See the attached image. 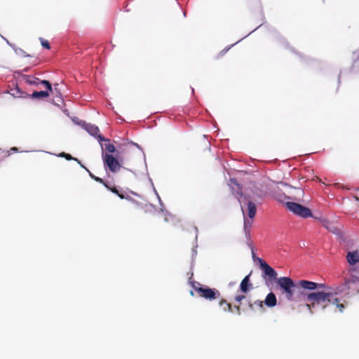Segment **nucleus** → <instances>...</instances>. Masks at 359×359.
I'll return each mask as SVG.
<instances>
[{"instance_id": "nucleus-10", "label": "nucleus", "mask_w": 359, "mask_h": 359, "mask_svg": "<svg viewBox=\"0 0 359 359\" xmlns=\"http://www.w3.org/2000/svg\"><path fill=\"white\" fill-rule=\"evenodd\" d=\"M8 93L14 97H29V94L21 90L18 86L11 88Z\"/></svg>"}, {"instance_id": "nucleus-1", "label": "nucleus", "mask_w": 359, "mask_h": 359, "mask_svg": "<svg viewBox=\"0 0 359 359\" xmlns=\"http://www.w3.org/2000/svg\"><path fill=\"white\" fill-rule=\"evenodd\" d=\"M298 285L303 289L313 291L320 290L321 291L312 292L306 294V301L310 304H306V307L311 313H313V309L316 306H319L323 311L327 309L330 306H334V311L337 310L343 313L346 305L345 300L341 301L337 296L342 292L339 286H330L325 283H317L313 281L301 280L298 282Z\"/></svg>"}, {"instance_id": "nucleus-19", "label": "nucleus", "mask_w": 359, "mask_h": 359, "mask_svg": "<svg viewBox=\"0 0 359 359\" xmlns=\"http://www.w3.org/2000/svg\"><path fill=\"white\" fill-rule=\"evenodd\" d=\"M219 306L222 307L224 311H231V304L228 303L225 299H221L219 301Z\"/></svg>"}, {"instance_id": "nucleus-4", "label": "nucleus", "mask_w": 359, "mask_h": 359, "mask_svg": "<svg viewBox=\"0 0 359 359\" xmlns=\"http://www.w3.org/2000/svg\"><path fill=\"white\" fill-rule=\"evenodd\" d=\"M287 208L293 214L302 218H308L312 217L311 210L299 203L294 202H287L285 203Z\"/></svg>"}, {"instance_id": "nucleus-5", "label": "nucleus", "mask_w": 359, "mask_h": 359, "mask_svg": "<svg viewBox=\"0 0 359 359\" xmlns=\"http://www.w3.org/2000/svg\"><path fill=\"white\" fill-rule=\"evenodd\" d=\"M102 160L105 168L111 172H117L120 170L121 164L112 154L102 153Z\"/></svg>"}, {"instance_id": "nucleus-8", "label": "nucleus", "mask_w": 359, "mask_h": 359, "mask_svg": "<svg viewBox=\"0 0 359 359\" xmlns=\"http://www.w3.org/2000/svg\"><path fill=\"white\" fill-rule=\"evenodd\" d=\"M346 260L350 266H355L358 265L359 267V250H355L347 252Z\"/></svg>"}, {"instance_id": "nucleus-31", "label": "nucleus", "mask_w": 359, "mask_h": 359, "mask_svg": "<svg viewBox=\"0 0 359 359\" xmlns=\"http://www.w3.org/2000/svg\"><path fill=\"white\" fill-rule=\"evenodd\" d=\"M237 194H240L241 196L242 195V193H240L239 191H237Z\"/></svg>"}, {"instance_id": "nucleus-21", "label": "nucleus", "mask_w": 359, "mask_h": 359, "mask_svg": "<svg viewBox=\"0 0 359 359\" xmlns=\"http://www.w3.org/2000/svg\"><path fill=\"white\" fill-rule=\"evenodd\" d=\"M264 303V302L260 301V300H257L254 303H252L250 301L248 300V304L249 309L250 310H254L255 306H257L259 308H260L261 309H263V304Z\"/></svg>"}, {"instance_id": "nucleus-27", "label": "nucleus", "mask_w": 359, "mask_h": 359, "mask_svg": "<svg viewBox=\"0 0 359 359\" xmlns=\"http://www.w3.org/2000/svg\"><path fill=\"white\" fill-rule=\"evenodd\" d=\"M59 84L58 83H55L54 84V88H53V94H60V93L58 92L57 90V87H58Z\"/></svg>"}, {"instance_id": "nucleus-15", "label": "nucleus", "mask_w": 359, "mask_h": 359, "mask_svg": "<svg viewBox=\"0 0 359 359\" xmlns=\"http://www.w3.org/2000/svg\"><path fill=\"white\" fill-rule=\"evenodd\" d=\"M243 300H247V297L245 294H238L235 297V301L236 302L238 303V305H235L234 308L238 315L241 314V305L242 304V301Z\"/></svg>"}, {"instance_id": "nucleus-23", "label": "nucleus", "mask_w": 359, "mask_h": 359, "mask_svg": "<svg viewBox=\"0 0 359 359\" xmlns=\"http://www.w3.org/2000/svg\"><path fill=\"white\" fill-rule=\"evenodd\" d=\"M107 189L110 190L112 193L114 194H116V195L118 196L119 198H121V199H123L125 197H124V195L122 194H120L119 191H118V189L116 188V187H111L108 185V187H106Z\"/></svg>"}, {"instance_id": "nucleus-17", "label": "nucleus", "mask_w": 359, "mask_h": 359, "mask_svg": "<svg viewBox=\"0 0 359 359\" xmlns=\"http://www.w3.org/2000/svg\"><path fill=\"white\" fill-rule=\"evenodd\" d=\"M257 209L254 203L249 201L248 203V215L250 218H253L256 215Z\"/></svg>"}, {"instance_id": "nucleus-9", "label": "nucleus", "mask_w": 359, "mask_h": 359, "mask_svg": "<svg viewBox=\"0 0 359 359\" xmlns=\"http://www.w3.org/2000/svg\"><path fill=\"white\" fill-rule=\"evenodd\" d=\"M250 274L246 276L241 281L240 284V290L243 293H248L250 290L252 289V284L250 283Z\"/></svg>"}, {"instance_id": "nucleus-16", "label": "nucleus", "mask_w": 359, "mask_h": 359, "mask_svg": "<svg viewBox=\"0 0 359 359\" xmlns=\"http://www.w3.org/2000/svg\"><path fill=\"white\" fill-rule=\"evenodd\" d=\"M51 93L48 90L34 91L29 97L32 98H43L48 97Z\"/></svg>"}, {"instance_id": "nucleus-20", "label": "nucleus", "mask_w": 359, "mask_h": 359, "mask_svg": "<svg viewBox=\"0 0 359 359\" xmlns=\"http://www.w3.org/2000/svg\"><path fill=\"white\" fill-rule=\"evenodd\" d=\"M59 156L60 157H63V158H65L68 161H71V160H74L76 162H78V163L81 166V167H83V165L81 164V161L76 158H74L73 156H72V155H70L69 154H67L65 152H62L60 153L59 155Z\"/></svg>"}, {"instance_id": "nucleus-30", "label": "nucleus", "mask_w": 359, "mask_h": 359, "mask_svg": "<svg viewBox=\"0 0 359 359\" xmlns=\"http://www.w3.org/2000/svg\"><path fill=\"white\" fill-rule=\"evenodd\" d=\"M233 182H234L235 184H236V186H238V187L239 186L238 184H237L235 180L233 181Z\"/></svg>"}, {"instance_id": "nucleus-11", "label": "nucleus", "mask_w": 359, "mask_h": 359, "mask_svg": "<svg viewBox=\"0 0 359 359\" xmlns=\"http://www.w3.org/2000/svg\"><path fill=\"white\" fill-rule=\"evenodd\" d=\"M322 225L327 229L329 231L333 233H337L339 231V229L337 226L333 223L330 222L327 219H323L322 220Z\"/></svg>"}, {"instance_id": "nucleus-22", "label": "nucleus", "mask_w": 359, "mask_h": 359, "mask_svg": "<svg viewBox=\"0 0 359 359\" xmlns=\"http://www.w3.org/2000/svg\"><path fill=\"white\" fill-rule=\"evenodd\" d=\"M39 83H41V84L44 85L45 87L46 88L47 90L50 91V93L51 94H53V89L52 88V85H51V83L48 81H47V80H41V81H40L39 80Z\"/></svg>"}, {"instance_id": "nucleus-12", "label": "nucleus", "mask_w": 359, "mask_h": 359, "mask_svg": "<svg viewBox=\"0 0 359 359\" xmlns=\"http://www.w3.org/2000/svg\"><path fill=\"white\" fill-rule=\"evenodd\" d=\"M98 140L100 141V142H102V141H105L107 142V143L104 144V149L107 151H108L109 153H110L109 154H111L112 153H114L116 151V148H115V146L110 143V141L109 140H107L105 139L103 136L102 135H98Z\"/></svg>"}, {"instance_id": "nucleus-3", "label": "nucleus", "mask_w": 359, "mask_h": 359, "mask_svg": "<svg viewBox=\"0 0 359 359\" xmlns=\"http://www.w3.org/2000/svg\"><path fill=\"white\" fill-rule=\"evenodd\" d=\"M277 283L283 290L285 299L292 301L294 295L293 289L295 287L294 281L289 277H280L278 279Z\"/></svg>"}, {"instance_id": "nucleus-2", "label": "nucleus", "mask_w": 359, "mask_h": 359, "mask_svg": "<svg viewBox=\"0 0 359 359\" xmlns=\"http://www.w3.org/2000/svg\"><path fill=\"white\" fill-rule=\"evenodd\" d=\"M194 290L198 294L199 297L209 301L219 299L221 294L215 288H210L206 285H202L199 283L192 284Z\"/></svg>"}, {"instance_id": "nucleus-6", "label": "nucleus", "mask_w": 359, "mask_h": 359, "mask_svg": "<svg viewBox=\"0 0 359 359\" xmlns=\"http://www.w3.org/2000/svg\"><path fill=\"white\" fill-rule=\"evenodd\" d=\"M260 267L263 271V277L268 276L270 279H276L277 276L276 271L271 267L264 260L259 258Z\"/></svg>"}, {"instance_id": "nucleus-25", "label": "nucleus", "mask_w": 359, "mask_h": 359, "mask_svg": "<svg viewBox=\"0 0 359 359\" xmlns=\"http://www.w3.org/2000/svg\"><path fill=\"white\" fill-rule=\"evenodd\" d=\"M93 180L96 181L97 182H99L100 184H102L105 187H108V184L100 177H93Z\"/></svg>"}, {"instance_id": "nucleus-18", "label": "nucleus", "mask_w": 359, "mask_h": 359, "mask_svg": "<svg viewBox=\"0 0 359 359\" xmlns=\"http://www.w3.org/2000/svg\"><path fill=\"white\" fill-rule=\"evenodd\" d=\"M25 81L28 84L38 85L39 83V79L32 76L27 75L24 78Z\"/></svg>"}, {"instance_id": "nucleus-28", "label": "nucleus", "mask_w": 359, "mask_h": 359, "mask_svg": "<svg viewBox=\"0 0 359 359\" xmlns=\"http://www.w3.org/2000/svg\"><path fill=\"white\" fill-rule=\"evenodd\" d=\"M83 168H85L88 172H89V175L90 176V177L92 179H93V177H95L96 176H95L93 174H92L84 165L83 167Z\"/></svg>"}, {"instance_id": "nucleus-24", "label": "nucleus", "mask_w": 359, "mask_h": 359, "mask_svg": "<svg viewBox=\"0 0 359 359\" xmlns=\"http://www.w3.org/2000/svg\"><path fill=\"white\" fill-rule=\"evenodd\" d=\"M41 43L42 46L46 48V49L50 48L49 42L47 40L41 39Z\"/></svg>"}, {"instance_id": "nucleus-7", "label": "nucleus", "mask_w": 359, "mask_h": 359, "mask_svg": "<svg viewBox=\"0 0 359 359\" xmlns=\"http://www.w3.org/2000/svg\"><path fill=\"white\" fill-rule=\"evenodd\" d=\"M344 286L351 292L352 294L359 292V278L353 277L347 280L344 283Z\"/></svg>"}, {"instance_id": "nucleus-13", "label": "nucleus", "mask_w": 359, "mask_h": 359, "mask_svg": "<svg viewBox=\"0 0 359 359\" xmlns=\"http://www.w3.org/2000/svg\"><path fill=\"white\" fill-rule=\"evenodd\" d=\"M264 304L269 307H273L277 304L276 295L273 292L269 293L264 300Z\"/></svg>"}, {"instance_id": "nucleus-14", "label": "nucleus", "mask_w": 359, "mask_h": 359, "mask_svg": "<svg viewBox=\"0 0 359 359\" xmlns=\"http://www.w3.org/2000/svg\"><path fill=\"white\" fill-rule=\"evenodd\" d=\"M84 128L90 135L98 138V133L100 130L97 126L90 123H87L84 125Z\"/></svg>"}, {"instance_id": "nucleus-32", "label": "nucleus", "mask_w": 359, "mask_h": 359, "mask_svg": "<svg viewBox=\"0 0 359 359\" xmlns=\"http://www.w3.org/2000/svg\"><path fill=\"white\" fill-rule=\"evenodd\" d=\"M191 294L193 296L194 295V292L193 291H191Z\"/></svg>"}, {"instance_id": "nucleus-29", "label": "nucleus", "mask_w": 359, "mask_h": 359, "mask_svg": "<svg viewBox=\"0 0 359 359\" xmlns=\"http://www.w3.org/2000/svg\"><path fill=\"white\" fill-rule=\"evenodd\" d=\"M10 151H13V152H17L18 151V149L17 147H12V148H11Z\"/></svg>"}, {"instance_id": "nucleus-26", "label": "nucleus", "mask_w": 359, "mask_h": 359, "mask_svg": "<svg viewBox=\"0 0 359 359\" xmlns=\"http://www.w3.org/2000/svg\"><path fill=\"white\" fill-rule=\"evenodd\" d=\"M244 229L245 231V234L249 237L250 236V227L247 226L246 222H245V224H244Z\"/></svg>"}]
</instances>
